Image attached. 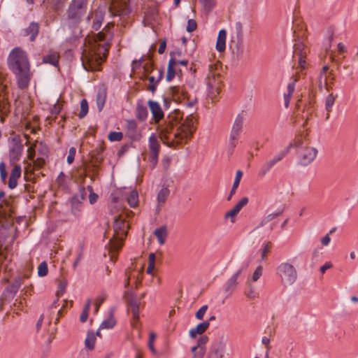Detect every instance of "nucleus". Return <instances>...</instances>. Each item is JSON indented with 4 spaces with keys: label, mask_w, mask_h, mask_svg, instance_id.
I'll return each instance as SVG.
<instances>
[{
    "label": "nucleus",
    "mask_w": 358,
    "mask_h": 358,
    "mask_svg": "<svg viewBox=\"0 0 358 358\" xmlns=\"http://www.w3.org/2000/svg\"><path fill=\"white\" fill-rule=\"evenodd\" d=\"M168 119L159 127L161 140L170 147L187 143L194 131L196 120L193 114L183 118V115L176 110Z\"/></svg>",
    "instance_id": "obj_1"
},
{
    "label": "nucleus",
    "mask_w": 358,
    "mask_h": 358,
    "mask_svg": "<svg viewBox=\"0 0 358 358\" xmlns=\"http://www.w3.org/2000/svg\"><path fill=\"white\" fill-rule=\"evenodd\" d=\"M106 38L103 32L96 34L93 38L85 39L83 52V66L87 71H99L108 51V44H100Z\"/></svg>",
    "instance_id": "obj_2"
},
{
    "label": "nucleus",
    "mask_w": 358,
    "mask_h": 358,
    "mask_svg": "<svg viewBox=\"0 0 358 358\" xmlns=\"http://www.w3.org/2000/svg\"><path fill=\"white\" fill-rule=\"evenodd\" d=\"M8 65L16 77L18 87L27 88L29 85L32 73L25 51L20 48H14L8 56Z\"/></svg>",
    "instance_id": "obj_3"
},
{
    "label": "nucleus",
    "mask_w": 358,
    "mask_h": 358,
    "mask_svg": "<svg viewBox=\"0 0 358 358\" xmlns=\"http://www.w3.org/2000/svg\"><path fill=\"white\" fill-rule=\"evenodd\" d=\"M132 214L131 211H124L115 218L113 223L114 234L110 240V259L113 261L116 259L113 253L117 252L122 248V241L127 235L129 226L126 221V217Z\"/></svg>",
    "instance_id": "obj_4"
},
{
    "label": "nucleus",
    "mask_w": 358,
    "mask_h": 358,
    "mask_svg": "<svg viewBox=\"0 0 358 358\" xmlns=\"http://www.w3.org/2000/svg\"><path fill=\"white\" fill-rule=\"evenodd\" d=\"M221 64L216 62L209 65L206 78L208 97L216 101L222 86Z\"/></svg>",
    "instance_id": "obj_5"
},
{
    "label": "nucleus",
    "mask_w": 358,
    "mask_h": 358,
    "mask_svg": "<svg viewBox=\"0 0 358 358\" xmlns=\"http://www.w3.org/2000/svg\"><path fill=\"white\" fill-rule=\"evenodd\" d=\"M277 274L285 285H290L294 282L297 277L296 269L293 264L287 262H281L277 267Z\"/></svg>",
    "instance_id": "obj_6"
},
{
    "label": "nucleus",
    "mask_w": 358,
    "mask_h": 358,
    "mask_svg": "<svg viewBox=\"0 0 358 358\" xmlns=\"http://www.w3.org/2000/svg\"><path fill=\"white\" fill-rule=\"evenodd\" d=\"M299 162L304 166L313 162L317 155V150L312 146H305L301 148L298 152Z\"/></svg>",
    "instance_id": "obj_7"
},
{
    "label": "nucleus",
    "mask_w": 358,
    "mask_h": 358,
    "mask_svg": "<svg viewBox=\"0 0 358 358\" xmlns=\"http://www.w3.org/2000/svg\"><path fill=\"white\" fill-rule=\"evenodd\" d=\"M109 9L113 15H122L129 13V6L126 0H113Z\"/></svg>",
    "instance_id": "obj_8"
},
{
    "label": "nucleus",
    "mask_w": 358,
    "mask_h": 358,
    "mask_svg": "<svg viewBox=\"0 0 358 358\" xmlns=\"http://www.w3.org/2000/svg\"><path fill=\"white\" fill-rule=\"evenodd\" d=\"M23 151V145L21 143H15L9 150V162L11 165H17L20 159Z\"/></svg>",
    "instance_id": "obj_9"
},
{
    "label": "nucleus",
    "mask_w": 358,
    "mask_h": 358,
    "mask_svg": "<svg viewBox=\"0 0 358 358\" xmlns=\"http://www.w3.org/2000/svg\"><path fill=\"white\" fill-rule=\"evenodd\" d=\"M308 53V50L303 43H298L294 45V56H298L299 64L301 69H305L306 61L305 58Z\"/></svg>",
    "instance_id": "obj_10"
},
{
    "label": "nucleus",
    "mask_w": 358,
    "mask_h": 358,
    "mask_svg": "<svg viewBox=\"0 0 358 358\" xmlns=\"http://www.w3.org/2000/svg\"><path fill=\"white\" fill-rule=\"evenodd\" d=\"M224 347L225 343L222 341L215 343L208 352V358H222Z\"/></svg>",
    "instance_id": "obj_11"
},
{
    "label": "nucleus",
    "mask_w": 358,
    "mask_h": 358,
    "mask_svg": "<svg viewBox=\"0 0 358 358\" xmlns=\"http://www.w3.org/2000/svg\"><path fill=\"white\" fill-rule=\"evenodd\" d=\"M10 175L9 177L8 186L10 189H13L17 185V180L21 176L22 168L20 165H13Z\"/></svg>",
    "instance_id": "obj_12"
},
{
    "label": "nucleus",
    "mask_w": 358,
    "mask_h": 358,
    "mask_svg": "<svg viewBox=\"0 0 358 358\" xmlns=\"http://www.w3.org/2000/svg\"><path fill=\"white\" fill-rule=\"evenodd\" d=\"M181 70L178 66L177 59L171 58L169 62L166 79L167 80H171L176 75L180 74Z\"/></svg>",
    "instance_id": "obj_13"
},
{
    "label": "nucleus",
    "mask_w": 358,
    "mask_h": 358,
    "mask_svg": "<svg viewBox=\"0 0 358 358\" xmlns=\"http://www.w3.org/2000/svg\"><path fill=\"white\" fill-rule=\"evenodd\" d=\"M148 105L150 106L153 117L156 122H158L163 118L164 113L157 102L154 101H149Z\"/></svg>",
    "instance_id": "obj_14"
},
{
    "label": "nucleus",
    "mask_w": 358,
    "mask_h": 358,
    "mask_svg": "<svg viewBox=\"0 0 358 358\" xmlns=\"http://www.w3.org/2000/svg\"><path fill=\"white\" fill-rule=\"evenodd\" d=\"M93 19L92 27L95 30H98L102 23L103 18V13L101 10H94L91 15L88 16V19Z\"/></svg>",
    "instance_id": "obj_15"
},
{
    "label": "nucleus",
    "mask_w": 358,
    "mask_h": 358,
    "mask_svg": "<svg viewBox=\"0 0 358 358\" xmlns=\"http://www.w3.org/2000/svg\"><path fill=\"white\" fill-rule=\"evenodd\" d=\"M210 323L208 321H205L199 324L196 327L189 330V334L191 338H196L197 335H201L204 333L209 327Z\"/></svg>",
    "instance_id": "obj_16"
},
{
    "label": "nucleus",
    "mask_w": 358,
    "mask_h": 358,
    "mask_svg": "<svg viewBox=\"0 0 358 358\" xmlns=\"http://www.w3.org/2000/svg\"><path fill=\"white\" fill-rule=\"evenodd\" d=\"M84 13V12L76 8L71 9V5H70L68 10V20L71 23H76Z\"/></svg>",
    "instance_id": "obj_17"
},
{
    "label": "nucleus",
    "mask_w": 358,
    "mask_h": 358,
    "mask_svg": "<svg viewBox=\"0 0 358 358\" xmlns=\"http://www.w3.org/2000/svg\"><path fill=\"white\" fill-rule=\"evenodd\" d=\"M154 234L157 237L159 245H164L166 243V240L168 236L167 227L166 226H162L157 228L154 231Z\"/></svg>",
    "instance_id": "obj_18"
},
{
    "label": "nucleus",
    "mask_w": 358,
    "mask_h": 358,
    "mask_svg": "<svg viewBox=\"0 0 358 358\" xmlns=\"http://www.w3.org/2000/svg\"><path fill=\"white\" fill-rule=\"evenodd\" d=\"M227 32L224 29H221L217 36L216 42V50L219 52H223L226 48Z\"/></svg>",
    "instance_id": "obj_19"
},
{
    "label": "nucleus",
    "mask_w": 358,
    "mask_h": 358,
    "mask_svg": "<svg viewBox=\"0 0 358 358\" xmlns=\"http://www.w3.org/2000/svg\"><path fill=\"white\" fill-rule=\"evenodd\" d=\"M106 94V90L105 88L99 89L97 92L96 101L99 111H101L103 109L105 105Z\"/></svg>",
    "instance_id": "obj_20"
},
{
    "label": "nucleus",
    "mask_w": 358,
    "mask_h": 358,
    "mask_svg": "<svg viewBox=\"0 0 358 358\" xmlns=\"http://www.w3.org/2000/svg\"><path fill=\"white\" fill-rule=\"evenodd\" d=\"M39 26L36 22H31L29 26L24 30V35H30V40L33 41L38 34Z\"/></svg>",
    "instance_id": "obj_21"
},
{
    "label": "nucleus",
    "mask_w": 358,
    "mask_h": 358,
    "mask_svg": "<svg viewBox=\"0 0 358 358\" xmlns=\"http://www.w3.org/2000/svg\"><path fill=\"white\" fill-rule=\"evenodd\" d=\"M243 128V120L241 118H237L233 125L231 133V138L234 141L241 133Z\"/></svg>",
    "instance_id": "obj_22"
},
{
    "label": "nucleus",
    "mask_w": 358,
    "mask_h": 358,
    "mask_svg": "<svg viewBox=\"0 0 358 358\" xmlns=\"http://www.w3.org/2000/svg\"><path fill=\"white\" fill-rule=\"evenodd\" d=\"M114 310L110 309L109 311V317L103 321L100 325V329H111L116 324L115 319L113 316Z\"/></svg>",
    "instance_id": "obj_23"
},
{
    "label": "nucleus",
    "mask_w": 358,
    "mask_h": 358,
    "mask_svg": "<svg viewBox=\"0 0 358 358\" xmlns=\"http://www.w3.org/2000/svg\"><path fill=\"white\" fill-rule=\"evenodd\" d=\"M10 111V104L5 94H0V114L6 115Z\"/></svg>",
    "instance_id": "obj_24"
},
{
    "label": "nucleus",
    "mask_w": 358,
    "mask_h": 358,
    "mask_svg": "<svg viewBox=\"0 0 358 358\" xmlns=\"http://www.w3.org/2000/svg\"><path fill=\"white\" fill-rule=\"evenodd\" d=\"M128 303L132 312L134 320L137 321L139 317V302L134 299H130Z\"/></svg>",
    "instance_id": "obj_25"
},
{
    "label": "nucleus",
    "mask_w": 358,
    "mask_h": 358,
    "mask_svg": "<svg viewBox=\"0 0 358 358\" xmlns=\"http://www.w3.org/2000/svg\"><path fill=\"white\" fill-rule=\"evenodd\" d=\"M128 303L132 312L134 320L137 321L139 317V302L134 299H130Z\"/></svg>",
    "instance_id": "obj_26"
},
{
    "label": "nucleus",
    "mask_w": 358,
    "mask_h": 358,
    "mask_svg": "<svg viewBox=\"0 0 358 358\" xmlns=\"http://www.w3.org/2000/svg\"><path fill=\"white\" fill-rule=\"evenodd\" d=\"M149 148L150 153H159V144L155 134L151 135L149 138Z\"/></svg>",
    "instance_id": "obj_27"
},
{
    "label": "nucleus",
    "mask_w": 358,
    "mask_h": 358,
    "mask_svg": "<svg viewBox=\"0 0 358 358\" xmlns=\"http://www.w3.org/2000/svg\"><path fill=\"white\" fill-rule=\"evenodd\" d=\"M59 61V55L57 52H52L43 57V62L57 66Z\"/></svg>",
    "instance_id": "obj_28"
},
{
    "label": "nucleus",
    "mask_w": 358,
    "mask_h": 358,
    "mask_svg": "<svg viewBox=\"0 0 358 358\" xmlns=\"http://www.w3.org/2000/svg\"><path fill=\"white\" fill-rule=\"evenodd\" d=\"M95 341V334L92 331H89L85 341V347L90 350H92L94 348Z\"/></svg>",
    "instance_id": "obj_29"
},
{
    "label": "nucleus",
    "mask_w": 358,
    "mask_h": 358,
    "mask_svg": "<svg viewBox=\"0 0 358 358\" xmlns=\"http://www.w3.org/2000/svg\"><path fill=\"white\" fill-rule=\"evenodd\" d=\"M281 157H275L273 159L268 161L264 166L262 167L261 171V175L264 176L266 173L278 162L281 159Z\"/></svg>",
    "instance_id": "obj_30"
},
{
    "label": "nucleus",
    "mask_w": 358,
    "mask_h": 358,
    "mask_svg": "<svg viewBox=\"0 0 358 358\" xmlns=\"http://www.w3.org/2000/svg\"><path fill=\"white\" fill-rule=\"evenodd\" d=\"M296 81V78L294 79V82H292V83H289L287 86V93H285V96H284L285 106L286 108L288 107L290 99H291L292 94L294 91V83Z\"/></svg>",
    "instance_id": "obj_31"
},
{
    "label": "nucleus",
    "mask_w": 358,
    "mask_h": 358,
    "mask_svg": "<svg viewBox=\"0 0 358 358\" xmlns=\"http://www.w3.org/2000/svg\"><path fill=\"white\" fill-rule=\"evenodd\" d=\"M170 194L168 187H162L157 194V202L159 204H163L166 201Z\"/></svg>",
    "instance_id": "obj_32"
},
{
    "label": "nucleus",
    "mask_w": 358,
    "mask_h": 358,
    "mask_svg": "<svg viewBox=\"0 0 358 358\" xmlns=\"http://www.w3.org/2000/svg\"><path fill=\"white\" fill-rule=\"evenodd\" d=\"M87 4V0H73L70 5H71V9L76 8L85 13Z\"/></svg>",
    "instance_id": "obj_33"
},
{
    "label": "nucleus",
    "mask_w": 358,
    "mask_h": 358,
    "mask_svg": "<svg viewBox=\"0 0 358 358\" xmlns=\"http://www.w3.org/2000/svg\"><path fill=\"white\" fill-rule=\"evenodd\" d=\"M337 98L336 94L333 93L329 94L325 99V108L328 112L331 110V108L334 104V101Z\"/></svg>",
    "instance_id": "obj_34"
},
{
    "label": "nucleus",
    "mask_w": 358,
    "mask_h": 358,
    "mask_svg": "<svg viewBox=\"0 0 358 358\" xmlns=\"http://www.w3.org/2000/svg\"><path fill=\"white\" fill-rule=\"evenodd\" d=\"M138 201V195L137 192L131 191L127 198V202L130 207L134 208L137 206Z\"/></svg>",
    "instance_id": "obj_35"
},
{
    "label": "nucleus",
    "mask_w": 358,
    "mask_h": 358,
    "mask_svg": "<svg viewBox=\"0 0 358 358\" xmlns=\"http://www.w3.org/2000/svg\"><path fill=\"white\" fill-rule=\"evenodd\" d=\"M148 115V110L145 106L138 105L136 107V116L141 120H144Z\"/></svg>",
    "instance_id": "obj_36"
},
{
    "label": "nucleus",
    "mask_w": 358,
    "mask_h": 358,
    "mask_svg": "<svg viewBox=\"0 0 358 358\" xmlns=\"http://www.w3.org/2000/svg\"><path fill=\"white\" fill-rule=\"evenodd\" d=\"M271 248H272L271 242L268 241V242H266L263 244L262 253H261V259L262 261L265 260L267 258V255L271 252Z\"/></svg>",
    "instance_id": "obj_37"
},
{
    "label": "nucleus",
    "mask_w": 358,
    "mask_h": 358,
    "mask_svg": "<svg viewBox=\"0 0 358 358\" xmlns=\"http://www.w3.org/2000/svg\"><path fill=\"white\" fill-rule=\"evenodd\" d=\"M191 351L193 354V358H203L206 353V348L194 346Z\"/></svg>",
    "instance_id": "obj_38"
},
{
    "label": "nucleus",
    "mask_w": 358,
    "mask_h": 358,
    "mask_svg": "<svg viewBox=\"0 0 358 358\" xmlns=\"http://www.w3.org/2000/svg\"><path fill=\"white\" fill-rule=\"evenodd\" d=\"M245 294L249 300H255L258 298V293L251 285H249V287L245 292Z\"/></svg>",
    "instance_id": "obj_39"
},
{
    "label": "nucleus",
    "mask_w": 358,
    "mask_h": 358,
    "mask_svg": "<svg viewBox=\"0 0 358 358\" xmlns=\"http://www.w3.org/2000/svg\"><path fill=\"white\" fill-rule=\"evenodd\" d=\"M88 103L85 99H83L80 102V111L78 114L80 118L84 117L88 113Z\"/></svg>",
    "instance_id": "obj_40"
},
{
    "label": "nucleus",
    "mask_w": 358,
    "mask_h": 358,
    "mask_svg": "<svg viewBox=\"0 0 358 358\" xmlns=\"http://www.w3.org/2000/svg\"><path fill=\"white\" fill-rule=\"evenodd\" d=\"M72 213L77 215L81 210V203L76 198L71 201Z\"/></svg>",
    "instance_id": "obj_41"
},
{
    "label": "nucleus",
    "mask_w": 358,
    "mask_h": 358,
    "mask_svg": "<svg viewBox=\"0 0 358 358\" xmlns=\"http://www.w3.org/2000/svg\"><path fill=\"white\" fill-rule=\"evenodd\" d=\"M123 138L122 132L111 131L108 134V138L110 141H120Z\"/></svg>",
    "instance_id": "obj_42"
},
{
    "label": "nucleus",
    "mask_w": 358,
    "mask_h": 358,
    "mask_svg": "<svg viewBox=\"0 0 358 358\" xmlns=\"http://www.w3.org/2000/svg\"><path fill=\"white\" fill-rule=\"evenodd\" d=\"M90 308V302L88 301L83 308L82 314L80 316V320L81 322H85L87 320Z\"/></svg>",
    "instance_id": "obj_43"
},
{
    "label": "nucleus",
    "mask_w": 358,
    "mask_h": 358,
    "mask_svg": "<svg viewBox=\"0 0 358 358\" xmlns=\"http://www.w3.org/2000/svg\"><path fill=\"white\" fill-rule=\"evenodd\" d=\"M200 1L204 9L208 12L210 11L215 6V0H200Z\"/></svg>",
    "instance_id": "obj_44"
},
{
    "label": "nucleus",
    "mask_w": 358,
    "mask_h": 358,
    "mask_svg": "<svg viewBox=\"0 0 358 358\" xmlns=\"http://www.w3.org/2000/svg\"><path fill=\"white\" fill-rule=\"evenodd\" d=\"M156 338V335L154 332H151L149 336L148 348L153 355L157 354V350L154 347V342Z\"/></svg>",
    "instance_id": "obj_45"
},
{
    "label": "nucleus",
    "mask_w": 358,
    "mask_h": 358,
    "mask_svg": "<svg viewBox=\"0 0 358 358\" xmlns=\"http://www.w3.org/2000/svg\"><path fill=\"white\" fill-rule=\"evenodd\" d=\"M162 77V75L160 74L159 76V78L157 80H155V78L154 76H150L148 78V80L150 83V85L148 86V90L151 91L152 92H154L156 90V84L159 81L160 78Z\"/></svg>",
    "instance_id": "obj_46"
},
{
    "label": "nucleus",
    "mask_w": 358,
    "mask_h": 358,
    "mask_svg": "<svg viewBox=\"0 0 358 358\" xmlns=\"http://www.w3.org/2000/svg\"><path fill=\"white\" fill-rule=\"evenodd\" d=\"M241 274V271H237L229 280V288H234L237 285V279Z\"/></svg>",
    "instance_id": "obj_47"
},
{
    "label": "nucleus",
    "mask_w": 358,
    "mask_h": 358,
    "mask_svg": "<svg viewBox=\"0 0 358 358\" xmlns=\"http://www.w3.org/2000/svg\"><path fill=\"white\" fill-rule=\"evenodd\" d=\"M48 273V265L46 262H41L38 267V274L39 276H45Z\"/></svg>",
    "instance_id": "obj_48"
},
{
    "label": "nucleus",
    "mask_w": 358,
    "mask_h": 358,
    "mask_svg": "<svg viewBox=\"0 0 358 358\" xmlns=\"http://www.w3.org/2000/svg\"><path fill=\"white\" fill-rule=\"evenodd\" d=\"M282 213V211H278L277 213H272L267 215V216L262 221L260 226L264 225L265 223L273 220L277 217Z\"/></svg>",
    "instance_id": "obj_49"
},
{
    "label": "nucleus",
    "mask_w": 358,
    "mask_h": 358,
    "mask_svg": "<svg viewBox=\"0 0 358 358\" xmlns=\"http://www.w3.org/2000/svg\"><path fill=\"white\" fill-rule=\"evenodd\" d=\"M248 203V199L247 197L242 198L233 208L236 212L239 213L243 207H244Z\"/></svg>",
    "instance_id": "obj_50"
},
{
    "label": "nucleus",
    "mask_w": 358,
    "mask_h": 358,
    "mask_svg": "<svg viewBox=\"0 0 358 358\" xmlns=\"http://www.w3.org/2000/svg\"><path fill=\"white\" fill-rule=\"evenodd\" d=\"M248 203V199L247 197L242 198L233 208L236 212L239 213L243 207H244Z\"/></svg>",
    "instance_id": "obj_51"
},
{
    "label": "nucleus",
    "mask_w": 358,
    "mask_h": 358,
    "mask_svg": "<svg viewBox=\"0 0 358 358\" xmlns=\"http://www.w3.org/2000/svg\"><path fill=\"white\" fill-rule=\"evenodd\" d=\"M248 203V199L247 197L242 198L233 208L236 212L239 213L243 207H244Z\"/></svg>",
    "instance_id": "obj_52"
},
{
    "label": "nucleus",
    "mask_w": 358,
    "mask_h": 358,
    "mask_svg": "<svg viewBox=\"0 0 358 358\" xmlns=\"http://www.w3.org/2000/svg\"><path fill=\"white\" fill-rule=\"evenodd\" d=\"M248 203V199L247 197L242 198L233 208L236 212L239 213L243 207H244Z\"/></svg>",
    "instance_id": "obj_53"
},
{
    "label": "nucleus",
    "mask_w": 358,
    "mask_h": 358,
    "mask_svg": "<svg viewBox=\"0 0 358 358\" xmlns=\"http://www.w3.org/2000/svg\"><path fill=\"white\" fill-rule=\"evenodd\" d=\"M6 166L4 162L0 163V176L2 182H5L7 178Z\"/></svg>",
    "instance_id": "obj_54"
},
{
    "label": "nucleus",
    "mask_w": 358,
    "mask_h": 358,
    "mask_svg": "<svg viewBox=\"0 0 358 358\" xmlns=\"http://www.w3.org/2000/svg\"><path fill=\"white\" fill-rule=\"evenodd\" d=\"M22 281V278L21 276H18L15 278L13 284H12V291L17 292L18 289L21 287Z\"/></svg>",
    "instance_id": "obj_55"
},
{
    "label": "nucleus",
    "mask_w": 358,
    "mask_h": 358,
    "mask_svg": "<svg viewBox=\"0 0 358 358\" xmlns=\"http://www.w3.org/2000/svg\"><path fill=\"white\" fill-rule=\"evenodd\" d=\"M263 268L262 266H259L256 268L252 275V280L254 282L257 281L262 275Z\"/></svg>",
    "instance_id": "obj_56"
},
{
    "label": "nucleus",
    "mask_w": 358,
    "mask_h": 358,
    "mask_svg": "<svg viewBox=\"0 0 358 358\" xmlns=\"http://www.w3.org/2000/svg\"><path fill=\"white\" fill-rule=\"evenodd\" d=\"M208 310V306L204 305L196 313L195 315V317L197 320H202L203 318V316Z\"/></svg>",
    "instance_id": "obj_57"
},
{
    "label": "nucleus",
    "mask_w": 358,
    "mask_h": 358,
    "mask_svg": "<svg viewBox=\"0 0 358 358\" xmlns=\"http://www.w3.org/2000/svg\"><path fill=\"white\" fill-rule=\"evenodd\" d=\"M5 79V75L0 72V92L1 93H5L7 89V85L4 83Z\"/></svg>",
    "instance_id": "obj_58"
},
{
    "label": "nucleus",
    "mask_w": 358,
    "mask_h": 358,
    "mask_svg": "<svg viewBox=\"0 0 358 358\" xmlns=\"http://www.w3.org/2000/svg\"><path fill=\"white\" fill-rule=\"evenodd\" d=\"M67 282L65 280H60L58 285V291L57 292V295L62 294L66 287Z\"/></svg>",
    "instance_id": "obj_59"
},
{
    "label": "nucleus",
    "mask_w": 358,
    "mask_h": 358,
    "mask_svg": "<svg viewBox=\"0 0 358 358\" xmlns=\"http://www.w3.org/2000/svg\"><path fill=\"white\" fill-rule=\"evenodd\" d=\"M197 24L194 20L190 19L187 22V31L188 32L194 31L196 29Z\"/></svg>",
    "instance_id": "obj_60"
},
{
    "label": "nucleus",
    "mask_w": 358,
    "mask_h": 358,
    "mask_svg": "<svg viewBox=\"0 0 358 358\" xmlns=\"http://www.w3.org/2000/svg\"><path fill=\"white\" fill-rule=\"evenodd\" d=\"M208 336H201L198 341H197V345H196V347H201L202 348H205V345L206 344V343L208 342Z\"/></svg>",
    "instance_id": "obj_61"
},
{
    "label": "nucleus",
    "mask_w": 358,
    "mask_h": 358,
    "mask_svg": "<svg viewBox=\"0 0 358 358\" xmlns=\"http://www.w3.org/2000/svg\"><path fill=\"white\" fill-rule=\"evenodd\" d=\"M158 154L159 153H150V159L149 161L150 162L151 168L153 169L157 162V158H158Z\"/></svg>",
    "instance_id": "obj_62"
},
{
    "label": "nucleus",
    "mask_w": 358,
    "mask_h": 358,
    "mask_svg": "<svg viewBox=\"0 0 358 358\" xmlns=\"http://www.w3.org/2000/svg\"><path fill=\"white\" fill-rule=\"evenodd\" d=\"M75 155H76V148H71L69 149V155L67 157V162L69 164L73 163V162L74 160Z\"/></svg>",
    "instance_id": "obj_63"
},
{
    "label": "nucleus",
    "mask_w": 358,
    "mask_h": 358,
    "mask_svg": "<svg viewBox=\"0 0 358 358\" xmlns=\"http://www.w3.org/2000/svg\"><path fill=\"white\" fill-rule=\"evenodd\" d=\"M104 300H105V297L103 296H100L96 299V301L94 302L96 313H97L99 311V309L100 306H101V304L103 303V302L104 301Z\"/></svg>",
    "instance_id": "obj_64"
}]
</instances>
